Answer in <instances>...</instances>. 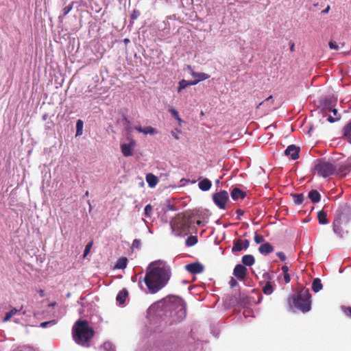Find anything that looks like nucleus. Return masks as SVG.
I'll use <instances>...</instances> for the list:
<instances>
[{"label": "nucleus", "instance_id": "1", "mask_svg": "<svg viewBox=\"0 0 351 351\" xmlns=\"http://www.w3.org/2000/svg\"><path fill=\"white\" fill-rule=\"evenodd\" d=\"M160 261L151 263L147 268L144 282L151 293H156L168 282L171 272L169 268L161 266Z\"/></svg>", "mask_w": 351, "mask_h": 351}, {"label": "nucleus", "instance_id": "2", "mask_svg": "<svg viewBox=\"0 0 351 351\" xmlns=\"http://www.w3.org/2000/svg\"><path fill=\"white\" fill-rule=\"evenodd\" d=\"M94 330L86 320H77L72 329L75 342L83 346H88V343L94 336Z\"/></svg>", "mask_w": 351, "mask_h": 351}, {"label": "nucleus", "instance_id": "3", "mask_svg": "<svg viewBox=\"0 0 351 351\" xmlns=\"http://www.w3.org/2000/svg\"><path fill=\"white\" fill-rule=\"evenodd\" d=\"M194 223L191 215H178L171 222V228L177 236L187 234L191 225Z\"/></svg>", "mask_w": 351, "mask_h": 351}, {"label": "nucleus", "instance_id": "4", "mask_svg": "<svg viewBox=\"0 0 351 351\" xmlns=\"http://www.w3.org/2000/svg\"><path fill=\"white\" fill-rule=\"evenodd\" d=\"M314 169L319 176L327 178L335 173L336 167L326 158H319L315 161Z\"/></svg>", "mask_w": 351, "mask_h": 351}, {"label": "nucleus", "instance_id": "5", "mask_svg": "<svg viewBox=\"0 0 351 351\" xmlns=\"http://www.w3.org/2000/svg\"><path fill=\"white\" fill-rule=\"evenodd\" d=\"M294 306L302 312H307L311 309V294L306 290L297 296H293Z\"/></svg>", "mask_w": 351, "mask_h": 351}, {"label": "nucleus", "instance_id": "6", "mask_svg": "<svg viewBox=\"0 0 351 351\" xmlns=\"http://www.w3.org/2000/svg\"><path fill=\"white\" fill-rule=\"evenodd\" d=\"M215 204L220 208L225 209L226 204L229 199V195L226 191H220L213 195Z\"/></svg>", "mask_w": 351, "mask_h": 351}, {"label": "nucleus", "instance_id": "7", "mask_svg": "<svg viewBox=\"0 0 351 351\" xmlns=\"http://www.w3.org/2000/svg\"><path fill=\"white\" fill-rule=\"evenodd\" d=\"M172 303L176 305V309L178 314V320H182L186 313L184 301L180 297H173L171 300Z\"/></svg>", "mask_w": 351, "mask_h": 351}, {"label": "nucleus", "instance_id": "8", "mask_svg": "<svg viewBox=\"0 0 351 351\" xmlns=\"http://www.w3.org/2000/svg\"><path fill=\"white\" fill-rule=\"evenodd\" d=\"M136 145L135 140L130 139L129 143H122L121 145V150L123 155L125 157L131 156L133 155V150Z\"/></svg>", "mask_w": 351, "mask_h": 351}, {"label": "nucleus", "instance_id": "9", "mask_svg": "<svg viewBox=\"0 0 351 351\" xmlns=\"http://www.w3.org/2000/svg\"><path fill=\"white\" fill-rule=\"evenodd\" d=\"M250 241L247 239L241 240V239H234L233 241V247L232 248V251L240 252L243 250H246L249 247Z\"/></svg>", "mask_w": 351, "mask_h": 351}, {"label": "nucleus", "instance_id": "10", "mask_svg": "<svg viewBox=\"0 0 351 351\" xmlns=\"http://www.w3.org/2000/svg\"><path fill=\"white\" fill-rule=\"evenodd\" d=\"M247 268L241 264H238L235 266L233 270L234 276L239 280H243L247 276Z\"/></svg>", "mask_w": 351, "mask_h": 351}, {"label": "nucleus", "instance_id": "11", "mask_svg": "<svg viewBox=\"0 0 351 351\" xmlns=\"http://www.w3.org/2000/svg\"><path fill=\"white\" fill-rule=\"evenodd\" d=\"M300 151V147L295 145H291L285 149V154L287 156H290L292 160H295L299 158Z\"/></svg>", "mask_w": 351, "mask_h": 351}, {"label": "nucleus", "instance_id": "12", "mask_svg": "<svg viewBox=\"0 0 351 351\" xmlns=\"http://www.w3.org/2000/svg\"><path fill=\"white\" fill-rule=\"evenodd\" d=\"M186 269L191 274H197L203 272L204 266L200 263L196 262L186 265Z\"/></svg>", "mask_w": 351, "mask_h": 351}, {"label": "nucleus", "instance_id": "13", "mask_svg": "<svg viewBox=\"0 0 351 351\" xmlns=\"http://www.w3.org/2000/svg\"><path fill=\"white\" fill-rule=\"evenodd\" d=\"M348 211V210L346 206L339 207L335 212L334 221L337 220L338 222L341 223L342 220L346 219Z\"/></svg>", "mask_w": 351, "mask_h": 351}, {"label": "nucleus", "instance_id": "14", "mask_svg": "<svg viewBox=\"0 0 351 351\" xmlns=\"http://www.w3.org/2000/svg\"><path fill=\"white\" fill-rule=\"evenodd\" d=\"M246 193L237 187H234L230 192L231 197L233 200L239 199H243L246 197Z\"/></svg>", "mask_w": 351, "mask_h": 351}, {"label": "nucleus", "instance_id": "15", "mask_svg": "<svg viewBox=\"0 0 351 351\" xmlns=\"http://www.w3.org/2000/svg\"><path fill=\"white\" fill-rule=\"evenodd\" d=\"M258 251L263 255H267L274 251V247L269 243H265L259 246Z\"/></svg>", "mask_w": 351, "mask_h": 351}, {"label": "nucleus", "instance_id": "16", "mask_svg": "<svg viewBox=\"0 0 351 351\" xmlns=\"http://www.w3.org/2000/svg\"><path fill=\"white\" fill-rule=\"evenodd\" d=\"M212 186V183L210 180L208 178H204L202 180L199 181L198 183V186L199 189L203 191H208Z\"/></svg>", "mask_w": 351, "mask_h": 351}, {"label": "nucleus", "instance_id": "17", "mask_svg": "<svg viewBox=\"0 0 351 351\" xmlns=\"http://www.w3.org/2000/svg\"><path fill=\"white\" fill-rule=\"evenodd\" d=\"M192 75L197 78L196 80H193V82L195 83V85L197 84L198 82L207 80L210 77V75L205 73H193Z\"/></svg>", "mask_w": 351, "mask_h": 351}, {"label": "nucleus", "instance_id": "18", "mask_svg": "<svg viewBox=\"0 0 351 351\" xmlns=\"http://www.w3.org/2000/svg\"><path fill=\"white\" fill-rule=\"evenodd\" d=\"M146 181L149 187H154L158 182V178L152 173H147L146 175Z\"/></svg>", "mask_w": 351, "mask_h": 351}, {"label": "nucleus", "instance_id": "19", "mask_svg": "<svg viewBox=\"0 0 351 351\" xmlns=\"http://www.w3.org/2000/svg\"><path fill=\"white\" fill-rule=\"evenodd\" d=\"M128 290L126 289H123L119 292V293L117 295L116 300L120 304H123L125 302V300L128 298Z\"/></svg>", "mask_w": 351, "mask_h": 351}, {"label": "nucleus", "instance_id": "20", "mask_svg": "<svg viewBox=\"0 0 351 351\" xmlns=\"http://www.w3.org/2000/svg\"><path fill=\"white\" fill-rule=\"evenodd\" d=\"M308 196L313 203H317L320 201L321 195L316 190H311L309 191Z\"/></svg>", "mask_w": 351, "mask_h": 351}, {"label": "nucleus", "instance_id": "21", "mask_svg": "<svg viewBox=\"0 0 351 351\" xmlns=\"http://www.w3.org/2000/svg\"><path fill=\"white\" fill-rule=\"evenodd\" d=\"M350 169V165L348 163L341 165L337 170V174L341 176H346L348 173H349Z\"/></svg>", "mask_w": 351, "mask_h": 351}, {"label": "nucleus", "instance_id": "22", "mask_svg": "<svg viewBox=\"0 0 351 351\" xmlns=\"http://www.w3.org/2000/svg\"><path fill=\"white\" fill-rule=\"evenodd\" d=\"M312 290L315 292V293H317L319 292L321 289H322L323 288V285H322V283L321 282V280L318 278H315L313 280V282H312Z\"/></svg>", "mask_w": 351, "mask_h": 351}, {"label": "nucleus", "instance_id": "23", "mask_svg": "<svg viewBox=\"0 0 351 351\" xmlns=\"http://www.w3.org/2000/svg\"><path fill=\"white\" fill-rule=\"evenodd\" d=\"M317 219L319 221V223L322 225L327 224L328 223V221L327 219V214L326 212L322 210H319L317 213Z\"/></svg>", "mask_w": 351, "mask_h": 351}, {"label": "nucleus", "instance_id": "24", "mask_svg": "<svg viewBox=\"0 0 351 351\" xmlns=\"http://www.w3.org/2000/svg\"><path fill=\"white\" fill-rule=\"evenodd\" d=\"M255 262L254 257L252 255L247 254L242 257V263L244 265L252 266Z\"/></svg>", "mask_w": 351, "mask_h": 351}, {"label": "nucleus", "instance_id": "25", "mask_svg": "<svg viewBox=\"0 0 351 351\" xmlns=\"http://www.w3.org/2000/svg\"><path fill=\"white\" fill-rule=\"evenodd\" d=\"M128 258L126 257L120 258L115 265L117 269H125L127 267Z\"/></svg>", "mask_w": 351, "mask_h": 351}, {"label": "nucleus", "instance_id": "26", "mask_svg": "<svg viewBox=\"0 0 351 351\" xmlns=\"http://www.w3.org/2000/svg\"><path fill=\"white\" fill-rule=\"evenodd\" d=\"M190 85H195V83H193V81L188 82L186 80H182L181 81L179 82L178 92L180 93L182 89L186 88L188 86Z\"/></svg>", "mask_w": 351, "mask_h": 351}, {"label": "nucleus", "instance_id": "27", "mask_svg": "<svg viewBox=\"0 0 351 351\" xmlns=\"http://www.w3.org/2000/svg\"><path fill=\"white\" fill-rule=\"evenodd\" d=\"M274 291L273 286L270 282H267L265 286L263 287V292L265 295H271Z\"/></svg>", "mask_w": 351, "mask_h": 351}, {"label": "nucleus", "instance_id": "28", "mask_svg": "<svg viewBox=\"0 0 351 351\" xmlns=\"http://www.w3.org/2000/svg\"><path fill=\"white\" fill-rule=\"evenodd\" d=\"M282 271L285 282L289 283L291 281V278L289 274V267L287 265H283L282 267Z\"/></svg>", "mask_w": 351, "mask_h": 351}, {"label": "nucleus", "instance_id": "29", "mask_svg": "<svg viewBox=\"0 0 351 351\" xmlns=\"http://www.w3.org/2000/svg\"><path fill=\"white\" fill-rule=\"evenodd\" d=\"M292 196H293V202L297 205L302 204V202L304 199V197L302 193L294 194Z\"/></svg>", "mask_w": 351, "mask_h": 351}, {"label": "nucleus", "instance_id": "30", "mask_svg": "<svg viewBox=\"0 0 351 351\" xmlns=\"http://www.w3.org/2000/svg\"><path fill=\"white\" fill-rule=\"evenodd\" d=\"M197 243V238L195 236H189L185 241L186 245L189 246V247L195 245Z\"/></svg>", "mask_w": 351, "mask_h": 351}, {"label": "nucleus", "instance_id": "31", "mask_svg": "<svg viewBox=\"0 0 351 351\" xmlns=\"http://www.w3.org/2000/svg\"><path fill=\"white\" fill-rule=\"evenodd\" d=\"M341 223L337 221H333V230L336 234H338L341 237H342V230L341 228Z\"/></svg>", "mask_w": 351, "mask_h": 351}, {"label": "nucleus", "instance_id": "32", "mask_svg": "<svg viewBox=\"0 0 351 351\" xmlns=\"http://www.w3.org/2000/svg\"><path fill=\"white\" fill-rule=\"evenodd\" d=\"M18 310L16 308H12L10 311L5 313V315L3 318V322L8 321L12 316L16 314Z\"/></svg>", "mask_w": 351, "mask_h": 351}, {"label": "nucleus", "instance_id": "33", "mask_svg": "<svg viewBox=\"0 0 351 351\" xmlns=\"http://www.w3.org/2000/svg\"><path fill=\"white\" fill-rule=\"evenodd\" d=\"M343 135L348 138H351V121L344 127Z\"/></svg>", "mask_w": 351, "mask_h": 351}, {"label": "nucleus", "instance_id": "34", "mask_svg": "<svg viewBox=\"0 0 351 351\" xmlns=\"http://www.w3.org/2000/svg\"><path fill=\"white\" fill-rule=\"evenodd\" d=\"M83 121L80 119L76 123V136H80L82 134Z\"/></svg>", "mask_w": 351, "mask_h": 351}, {"label": "nucleus", "instance_id": "35", "mask_svg": "<svg viewBox=\"0 0 351 351\" xmlns=\"http://www.w3.org/2000/svg\"><path fill=\"white\" fill-rule=\"evenodd\" d=\"M143 133L144 134H155L157 133V131L155 128H154L152 126H147V127H145L143 128Z\"/></svg>", "mask_w": 351, "mask_h": 351}, {"label": "nucleus", "instance_id": "36", "mask_svg": "<svg viewBox=\"0 0 351 351\" xmlns=\"http://www.w3.org/2000/svg\"><path fill=\"white\" fill-rule=\"evenodd\" d=\"M169 112L171 114V115L176 119H177L179 122H180L182 120L179 116V113L178 112L174 109V108H171V109H169Z\"/></svg>", "mask_w": 351, "mask_h": 351}, {"label": "nucleus", "instance_id": "37", "mask_svg": "<svg viewBox=\"0 0 351 351\" xmlns=\"http://www.w3.org/2000/svg\"><path fill=\"white\" fill-rule=\"evenodd\" d=\"M141 240H139L138 239H135L132 242L131 248H132V250L139 249L141 247Z\"/></svg>", "mask_w": 351, "mask_h": 351}, {"label": "nucleus", "instance_id": "38", "mask_svg": "<svg viewBox=\"0 0 351 351\" xmlns=\"http://www.w3.org/2000/svg\"><path fill=\"white\" fill-rule=\"evenodd\" d=\"M152 210H153V208L151 204L146 205V206L145 208V215L146 217H150L151 214L152 213Z\"/></svg>", "mask_w": 351, "mask_h": 351}, {"label": "nucleus", "instance_id": "39", "mask_svg": "<svg viewBox=\"0 0 351 351\" xmlns=\"http://www.w3.org/2000/svg\"><path fill=\"white\" fill-rule=\"evenodd\" d=\"M254 239L257 244L261 243L265 241V238L263 235L256 233L254 235Z\"/></svg>", "mask_w": 351, "mask_h": 351}, {"label": "nucleus", "instance_id": "40", "mask_svg": "<svg viewBox=\"0 0 351 351\" xmlns=\"http://www.w3.org/2000/svg\"><path fill=\"white\" fill-rule=\"evenodd\" d=\"M93 241H90L89 242L85 247V250L84 251V257H86L90 252V249L93 246Z\"/></svg>", "mask_w": 351, "mask_h": 351}, {"label": "nucleus", "instance_id": "41", "mask_svg": "<svg viewBox=\"0 0 351 351\" xmlns=\"http://www.w3.org/2000/svg\"><path fill=\"white\" fill-rule=\"evenodd\" d=\"M140 14L141 13L138 10H133L130 14V18L132 20H136L139 17Z\"/></svg>", "mask_w": 351, "mask_h": 351}, {"label": "nucleus", "instance_id": "42", "mask_svg": "<svg viewBox=\"0 0 351 351\" xmlns=\"http://www.w3.org/2000/svg\"><path fill=\"white\" fill-rule=\"evenodd\" d=\"M341 309L346 315L351 317V306H343Z\"/></svg>", "mask_w": 351, "mask_h": 351}, {"label": "nucleus", "instance_id": "43", "mask_svg": "<svg viewBox=\"0 0 351 351\" xmlns=\"http://www.w3.org/2000/svg\"><path fill=\"white\" fill-rule=\"evenodd\" d=\"M73 8V3L64 7L62 10L63 16H65Z\"/></svg>", "mask_w": 351, "mask_h": 351}, {"label": "nucleus", "instance_id": "44", "mask_svg": "<svg viewBox=\"0 0 351 351\" xmlns=\"http://www.w3.org/2000/svg\"><path fill=\"white\" fill-rule=\"evenodd\" d=\"M329 47L331 49L338 50L339 49V45L337 44L336 42L330 40L328 43Z\"/></svg>", "mask_w": 351, "mask_h": 351}, {"label": "nucleus", "instance_id": "45", "mask_svg": "<svg viewBox=\"0 0 351 351\" xmlns=\"http://www.w3.org/2000/svg\"><path fill=\"white\" fill-rule=\"evenodd\" d=\"M236 213L237 214V219L238 220H240L241 219V217L244 214V211L241 209H237L236 210Z\"/></svg>", "mask_w": 351, "mask_h": 351}, {"label": "nucleus", "instance_id": "46", "mask_svg": "<svg viewBox=\"0 0 351 351\" xmlns=\"http://www.w3.org/2000/svg\"><path fill=\"white\" fill-rule=\"evenodd\" d=\"M277 256L282 261L286 260V256L282 252H279L276 254Z\"/></svg>", "mask_w": 351, "mask_h": 351}, {"label": "nucleus", "instance_id": "47", "mask_svg": "<svg viewBox=\"0 0 351 351\" xmlns=\"http://www.w3.org/2000/svg\"><path fill=\"white\" fill-rule=\"evenodd\" d=\"M267 101H271L273 104L274 99H273L272 95H270L265 100H264L263 101L261 102L258 107H259L260 106L263 105L265 102H267Z\"/></svg>", "mask_w": 351, "mask_h": 351}, {"label": "nucleus", "instance_id": "48", "mask_svg": "<svg viewBox=\"0 0 351 351\" xmlns=\"http://www.w3.org/2000/svg\"><path fill=\"white\" fill-rule=\"evenodd\" d=\"M54 323V321H49V322H42L40 324V326L42 328H45L47 327L48 325H50L51 324H53Z\"/></svg>", "mask_w": 351, "mask_h": 351}, {"label": "nucleus", "instance_id": "49", "mask_svg": "<svg viewBox=\"0 0 351 351\" xmlns=\"http://www.w3.org/2000/svg\"><path fill=\"white\" fill-rule=\"evenodd\" d=\"M229 283L232 287H234L237 285V282L234 278H231Z\"/></svg>", "mask_w": 351, "mask_h": 351}, {"label": "nucleus", "instance_id": "50", "mask_svg": "<svg viewBox=\"0 0 351 351\" xmlns=\"http://www.w3.org/2000/svg\"><path fill=\"white\" fill-rule=\"evenodd\" d=\"M338 119H339V118H336L335 119L334 117H332V116H329L328 118V121L330 122V123H334L336 121H337Z\"/></svg>", "mask_w": 351, "mask_h": 351}, {"label": "nucleus", "instance_id": "51", "mask_svg": "<svg viewBox=\"0 0 351 351\" xmlns=\"http://www.w3.org/2000/svg\"><path fill=\"white\" fill-rule=\"evenodd\" d=\"M135 130L136 131H138V132H141L143 133V128L141 127V126H136L135 127Z\"/></svg>", "mask_w": 351, "mask_h": 351}, {"label": "nucleus", "instance_id": "52", "mask_svg": "<svg viewBox=\"0 0 351 351\" xmlns=\"http://www.w3.org/2000/svg\"><path fill=\"white\" fill-rule=\"evenodd\" d=\"M290 51L291 52H293L295 51V44L294 43L291 42L290 45Z\"/></svg>", "mask_w": 351, "mask_h": 351}, {"label": "nucleus", "instance_id": "53", "mask_svg": "<svg viewBox=\"0 0 351 351\" xmlns=\"http://www.w3.org/2000/svg\"><path fill=\"white\" fill-rule=\"evenodd\" d=\"M38 293L40 295V297H44L45 296V291L43 289H40L38 291Z\"/></svg>", "mask_w": 351, "mask_h": 351}, {"label": "nucleus", "instance_id": "54", "mask_svg": "<svg viewBox=\"0 0 351 351\" xmlns=\"http://www.w3.org/2000/svg\"><path fill=\"white\" fill-rule=\"evenodd\" d=\"M171 133H172L173 136L176 139H177V140H178V139H179V136H178V135H177L174 132H172Z\"/></svg>", "mask_w": 351, "mask_h": 351}, {"label": "nucleus", "instance_id": "55", "mask_svg": "<svg viewBox=\"0 0 351 351\" xmlns=\"http://www.w3.org/2000/svg\"><path fill=\"white\" fill-rule=\"evenodd\" d=\"M332 113H333V114H334L335 116H337L338 111H337V109H333V110H332Z\"/></svg>", "mask_w": 351, "mask_h": 351}, {"label": "nucleus", "instance_id": "56", "mask_svg": "<svg viewBox=\"0 0 351 351\" xmlns=\"http://www.w3.org/2000/svg\"><path fill=\"white\" fill-rule=\"evenodd\" d=\"M329 9H330V6H329V5H328V6H327V8H326L325 10H324L322 11V12H324V13H326V12H328Z\"/></svg>", "mask_w": 351, "mask_h": 351}, {"label": "nucleus", "instance_id": "57", "mask_svg": "<svg viewBox=\"0 0 351 351\" xmlns=\"http://www.w3.org/2000/svg\"><path fill=\"white\" fill-rule=\"evenodd\" d=\"M196 223H197V225H198V226H201V225H202V221H200V220H197V221H196Z\"/></svg>", "mask_w": 351, "mask_h": 351}, {"label": "nucleus", "instance_id": "58", "mask_svg": "<svg viewBox=\"0 0 351 351\" xmlns=\"http://www.w3.org/2000/svg\"><path fill=\"white\" fill-rule=\"evenodd\" d=\"M262 298H263L262 295H260V296H259V299H258V303H260V302H261V301Z\"/></svg>", "mask_w": 351, "mask_h": 351}, {"label": "nucleus", "instance_id": "59", "mask_svg": "<svg viewBox=\"0 0 351 351\" xmlns=\"http://www.w3.org/2000/svg\"><path fill=\"white\" fill-rule=\"evenodd\" d=\"M56 305V302H53L51 304H50L49 306H54Z\"/></svg>", "mask_w": 351, "mask_h": 351}, {"label": "nucleus", "instance_id": "60", "mask_svg": "<svg viewBox=\"0 0 351 351\" xmlns=\"http://www.w3.org/2000/svg\"><path fill=\"white\" fill-rule=\"evenodd\" d=\"M71 293H68L66 294V298H70V297H71Z\"/></svg>", "mask_w": 351, "mask_h": 351}, {"label": "nucleus", "instance_id": "61", "mask_svg": "<svg viewBox=\"0 0 351 351\" xmlns=\"http://www.w3.org/2000/svg\"><path fill=\"white\" fill-rule=\"evenodd\" d=\"M132 281L134 282L136 280V278H132Z\"/></svg>", "mask_w": 351, "mask_h": 351}, {"label": "nucleus", "instance_id": "62", "mask_svg": "<svg viewBox=\"0 0 351 351\" xmlns=\"http://www.w3.org/2000/svg\"><path fill=\"white\" fill-rule=\"evenodd\" d=\"M125 42H129V39H125Z\"/></svg>", "mask_w": 351, "mask_h": 351}, {"label": "nucleus", "instance_id": "63", "mask_svg": "<svg viewBox=\"0 0 351 351\" xmlns=\"http://www.w3.org/2000/svg\"><path fill=\"white\" fill-rule=\"evenodd\" d=\"M88 195V191H86V195Z\"/></svg>", "mask_w": 351, "mask_h": 351}]
</instances>
